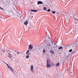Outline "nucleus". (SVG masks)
Segmentation results:
<instances>
[{
  "instance_id": "f257e3e1",
  "label": "nucleus",
  "mask_w": 78,
  "mask_h": 78,
  "mask_svg": "<svg viewBox=\"0 0 78 78\" xmlns=\"http://www.w3.org/2000/svg\"><path fill=\"white\" fill-rule=\"evenodd\" d=\"M49 37H45V42H46V44H48L49 43Z\"/></svg>"
},
{
  "instance_id": "f03ea898",
  "label": "nucleus",
  "mask_w": 78,
  "mask_h": 78,
  "mask_svg": "<svg viewBox=\"0 0 78 78\" xmlns=\"http://www.w3.org/2000/svg\"><path fill=\"white\" fill-rule=\"evenodd\" d=\"M47 65H46V67L49 68V59H47Z\"/></svg>"
},
{
  "instance_id": "7ed1b4c3",
  "label": "nucleus",
  "mask_w": 78,
  "mask_h": 78,
  "mask_svg": "<svg viewBox=\"0 0 78 78\" xmlns=\"http://www.w3.org/2000/svg\"><path fill=\"white\" fill-rule=\"evenodd\" d=\"M32 48H33V47L32 46V45H31V44H30L29 45L28 47V49L29 50H30V51H31V49H32Z\"/></svg>"
},
{
  "instance_id": "20e7f679",
  "label": "nucleus",
  "mask_w": 78,
  "mask_h": 78,
  "mask_svg": "<svg viewBox=\"0 0 78 78\" xmlns=\"http://www.w3.org/2000/svg\"><path fill=\"white\" fill-rule=\"evenodd\" d=\"M53 42L51 40V41H50V43H49V45L51 47L52 45H53Z\"/></svg>"
},
{
  "instance_id": "39448f33",
  "label": "nucleus",
  "mask_w": 78,
  "mask_h": 78,
  "mask_svg": "<svg viewBox=\"0 0 78 78\" xmlns=\"http://www.w3.org/2000/svg\"><path fill=\"white\" fill-rule=\"evenodd\" d=\"M9 14H10V15H11V16H12L13 17H14V15H12L13 14H14V13H12V12H9Z\"/></svg>"
},
{
  "instance_id": "423d86ee",
  "label": "nucleus",
  "mask_w": 78,
  "mask_h": 78,
  "mask_svg": "<svg viewBox=\"0 0 78 78\" xmlns=\"http://www.w3.org/2000/svg\"><path fill=\"white\" fill-rule=\"evenodd\" d=\"M46 45H47L46 47V48L47 50V49H49V43H48L47 44H46Z\"/></svg>"
},
{
  "instance_id": "0eeeda50",
  "label": "nucleus",
  "mask_w": 78,
  "mask_h": 78,
  "mask_svg": "<svg viewBox=\"0 0 78 78\" xmlns=\"http://www.w3.org/2000/svg\"><path fill=\"white\" fill-rule=\"evenodd\" d=\"M38 5H40V4H43V2L42 1H39L37 2Z\"/></svg>"
},
{
  "instance_id": "6e6552de",
  "label": "nucleus",
  "mask_w": 78,
  "mask_h": 78,
  "mask_svg": "<svg viewBox=\"0 0 78 78\" xmlns=\"http://www.w3.org/2000/svg\"><path fill=\"white\" fill-rule=\"evenodd\" d=\"M9 58H11L12 57V56L11 55V54H10V53H9Z\"/></svg>"
},
{
  "instance_id": "1a4fd4ad",
  "label": "nucleus",
  "mask_w": 78,
  "mask_h": 78,
  "mask_svg": "<svg viewBox=\"0 0 78 78\" xmlns=\"http://www.w3.org/2000/svg\"><path fill=\"white\" fill-rule=\"evenodd\" d=\"M30 70L31 71H33V66L31 65L30 67Z\"/></svg>"
},
{
  "instance_id": "9d476101",
  "label": "nucleus",
  "mask_w": 78,
  "mask_h": 78,
  "mask_svg": "<svg viewBox=\"0 0 78 78\" xmlns=\"http://www.w3.org/2000/svg\"><path fill=\"white\" fill-rule=\"evenodd\" d=\"M31 11L33 12H37V10H31Z\"/></svg>"
},
{
  "instance_id": "9b49d317",
  "label": "nucleus",
  "mask_w": 78,
  "mask_h": 78,
  "mask_svg": "<svg viewBox=\"0 0 78 78\" xmlns=\"http://www.w3.org/2000/svg\"><path fill=\"white\" fill-rule=\"evenodd\" d=\"M24 25H27V24H28V22L27 21H26L24 23Z\"/></svg>"
},
{
  "instance_id": "f8f14e48",
  "label": "nucleus",
  "mask_w": 78,
  "mask_h": 78,
  "mask_svg": "<svg viewBox=\"0 0 78 78\" xmlns=\"http://www.w3.org/2000/svg\"><path fill=\"white\" fill-rule=\"evenodd\" d=\"M30 52V51H29V50H28L26 52V54H27V55H28V54H29V52Z\"/></svg>"
},
{
  "instance_id": "ddd939ff",
  "label": "nucleus",
  "mask_w": 78,
  "mask_h": 78,
  "mask_svg": "<svg viewBox=\"0 0 78 78\" xmlns=\"http://www.w3.org/2000/svg\"><path fill=\"white\" fill-rule=\"evenodd\" d=\"M43 9L44 10V11H47V9L45 7H43Z\"/></svg>"
},
{
  "instance_id": "4468645a",
  "label": "nucleus",
  "mask_w": 78,
  "mask_h": 78,
  "mask_svg": "<svg viewBox=\"0 0 78 78\" xmlns=\"http://www.w3.org/2000/svg\"><path fill=\"white\" fill-rule=\"evenodd\" d=\"M59 65V63H58L56 65V66H58Z\"/></svg>"
},
{
  "instance_id": "2eb2a0df",
  "label": "nucleus",
  "mask_w": 78,
  "mask_h": 78,
  "mask_svg": "<svg viewBox=\"0 0 78 78\" xmlns=\"http://www.w3.org/2000/svg\"><path fill=\"white\" fill-rule=\"evenodd\" d=\"M62 47H60L58 48L59 50H61V49H62Z\"/></svg>"
},
{
  "instance_id": "dca6fc26",
  "label": "nucleus",
  "mask_w": 78,
  "mask_h": 78,
  "mask_svg": "<svg viewBox=\"0 0 78 78\" xmlns=\"http://www.w3.org/2000/svg\"><path fill=\"white\" fill-rule=\"evenodd\" d=\"M43 52L44 53H45V49H44L43 50Z\"/></svg>"
},
{
  "instance_id": "f3484780",
  "label": "nucleus",
  "mask_w": 78,
  "mask_h": 78,
  "mask_svg": "<svg viewBox=\"0 0 78 78\" xmlns=\"http://www.w3.org/2000/svg\"><path fill=\"white\" fill-rule=\"evenodd\" d=\"M69 72H70V73H73V70L70 71Z\"/></svg>"
},
{
  "instance_id": "a211bd4d",
  "label": "nucleus",
  "mask_w": 78,
  "mask_h": 78,
  "mask_svg": "<svg viewBox=\"0 0 78 78\" xmlns=\"http://www.w3.org/2000/svg\"><path fill=\"white\" fill-rule=\"evenodd\" d=\"M29 57H30V56L29 55H27L26 57V58H29Z\"/></svg>"
},
{
  "instance_id": "6ab92c4d",
  "label": "nucleus",
  "mask_w": 78,
  "mask_h": 78,
  "mask_svg": "<svg viewBox=\"0 0 78 78\" xmlns=\"http://www.w3.org/2000/svg\"><path fill=\"white\" fill-rule=\"evenodd\" d=\"M51 52L53 54H55V53L53 52V51H50V53H51Z\"/></svg>"
},
{
  "instance_id": "aec40b11",
  "label": "nucleus",
  "mask_w": 78,
  "mask_h": 78,
  "mask_svg": "<svg viewBox=\"0 0 78 78\" xmlns=\"http://www.w3.org/2000/svg\"><path fill=\"white\" fill-rule=\"evenodd\" d=\"M13 54H15V53H16L17 52V51H13Z\"/></svg>"
},
{
  "instance_id": "412c9836",
  "label": "nucleus",
  "mask_w": 78,
  "mask_h": 78,
  "mask_svg": "<svg viewBox=\"0 0 78 78\" xmlns=\"http://www.w3.org/2000/svg\"><path fill=\"white\" fill-rule=\"evenodd\" d=\"M0 9H1V10H4V9L2 8L1 7H0Z\"/></svg>"
},
{
  "instance_id": "4be33fe9",
  "label": "nucleus",
  "mask_w": 78,
  "mask_h": 78,
  "mask_svg": "<svg viewBox=\"0 0 78 78\" xmlns=\"http://www.w3.org/2000/svg\"><path fill=\"white\" fill-rule=\"evenodd\" d=\"M56 12L55 11H52V13H53V14H55V13Z\"/></svg>"
},
{
  "instance_id": "5701e85b",
  "label": "nucleus",
  "mask_w": 78,
  "mask_h": 78,
  "mask_svg": "<svg viewBox=\"0 0 78 78\" xmlns=\"http://www.w3.org/2000/svg\"><path fill=\"white\" fill-rule=\"evenodd\" d=\"M10 69H11L12 71L13 72H14V71H13V69H12V68H11Z\"/></svg>"
},
{
  "instance_id": "b1692460",
  "label": "nucleus",
  "mask_w": 78,
  "mask_h": 78,
  "mask_svg": "<svg viewBox=\"0 0 78 78\" xmlns=\"http://www.w3.org/2000/svg\"><path fill=\"white\" fill-rule=\"evenodd\" d=\"M69 52H72V49H70V50H69Z\"/></svg>"
},
{
  "instance_id": "393cba45",
  "label": "nucleus",
  "mask_w": 78,
  "mask_h": 78,
  "mask_svg": "<svg viewBox=\"0 0 78 78\" xmlns=\"http://www.w3.org/2000/svg\"><path fill=\"white\" fill-rule=\"evenodd\" d=\"M8 68H10V69H11V67H10L9 66H8Z\"/></svg>"
},
{
  "instance_id": "a878e982",
  "label": "nucleus",
  "mask_w": 78,
  "mask_h": 78,
  "mask_svg": "<svg viewBox=\"0 0 78 78\" xmlns=\"http://www.w3.org/2000/svg\"><path fill=\"white\" fill-rule=\"evenodd\" d=\"M37 48L38 50H40V48L39 47H37Z\"/></svg>"
},
{
  "instance_id": "bb28decb",
  "label": "nucleus",
  "mask_w": 78,
  "mask_h": 78,
  "mask_svg": "<svg viewBox=\"0 0 78 78\" xmlns=\"http://www.w3.org/2000/svg\"><path fill=\"white\" fill-rule=\"evenodd\" d=\"M47 11H48V12H49V9H48L47 10Z\"/></svg>"
},
{
  "instance_id": "cd10ccee",
  "label": "nucleus",
  "mask_w": 78,
  "mask_h": 78,
  "mask_svg": "<svg viewBox=\"0 0 78 78\" xmlns=\"http://www.w3.org/2000/svg\"><path fill=\"white\" fill-rule=\"evenodd\" d=\"M75 20H78L76 19V18L74 19Z\"/></svg>"
},
{
  "instance_id": "c85d7f7f",
  "label": "nucleus",
  "mask_w": 78,
  "mask_h": 78,
  "mask_svg": "<svg viewBox=\"0 0 78 78\" xmlns=\"http://www.w3.org/2000/svg\"><path fill=\"white\" fill-rule=\"evenodd\" d=\"M49 67H51V65L50 64L49 65Z\"/></svg>"
},
{
  "instance_id": "c756f323",
  "label": "nucleus",
  "mask_w": 78,
  "mask_h": 78,
  "mask_svg": "<svg viewBox=\"0 0 78 78\" xmlns=\"http://www.w3.org/2000/svg\"><path fill=\"white\" fill-rule=\"evenodd\" d=\"M6 65H7V67H8L9 66V65H8L7 64H6Z\"/></svg>"
},
{
  "instance_id": "7c9ffc66",
  "label": "nucleus",
  "mask_w": 78,
  "mask_h": 78,
  "mask_svg": "<svg viewBox=\"0 0 78 78\" xmlns=\"http://www.w3.org/2000/svg\"><path fill=\"white\" fill-rule=\"evenodd\" d=\"M17 53L18 54H19V53H20V52H18Z\"/></svg>"
},
{
  "instance_id": "2f4dec72",
  "label": "nucleus",
  "mask_w": 78,
  "mask_h": 78,
  "mask_svg": "<svg viewBox=\"0 0 78 78\" xmlns=\"http://www.w3.org/2000/svg\"><path fill=\"white\" fill-rule=\"evenodd\" d=\"M9 51H10V53H11V51H10L9 50Z\"/></svg>"
},
{
  "instance_id": "473e14b6",
  "label": "nucleus",
  "mask_w": 78,
  "mask_h": 78,
  "mask_svg": "<svg viewBox=\"0 0 78 78\" xmlns=\"http://www.w3.org/2000/svg\"><path fill=\"white\" fill-rule=\"evenodd\" d=\"M49 11H50V9H49Z\"/></svg>"
},
{
  "instance_id": "72a5a7b5",
  "label": "nucleus",
  "mask_w": 78,
  "mask_h": 78,
  "mask_svg": "<svg viewBox=\"0 0 78 78\" xmlns=\"http://www.w3.org/2000/svg\"><path fill=\"white\" fill-rule=\"evenodd\" d=\"M1 18H2V17H0Z\"/></svg>"
}]
</instances>
